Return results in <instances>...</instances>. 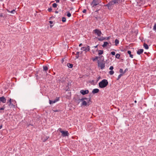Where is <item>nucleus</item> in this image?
Returning a JSON list of instances; mask_svg holds the SVG:
<instances>
[{
  "mask_svg": "<svg viewBox=\"0 0 156 156\" xmlns=\"http://www.w3.org/2000/svg\"><path fill=\"white\" fill-rule=\"evenodd\" d=\"M108 84L107 80L103 79L98 83L99 87L101 88H104L107 86Z\"/></svg>",
  "mask_w": 156,
  "mask_h": 156,
  "instance_id": "obj_1",
  "label": "nucleus"
},
{
  "mask_svg": "<svg viewBox=\"0 0 156 156\" xmlns=\"http://www.w3.org/2000/svg\"><path fill=\"white\" fill-rule=\"evenodd\" d=\"M91 97L90 95H89V98H88L87 100H86L87 101V102L85 101V100L83 101L81 104V106H89L92 102V101L91 100Z\"/></svg>",
  "mask_w": 156,
  "mask_h": 156,
  "instance_id": "obj_2",
  "label": "nucleus"
},
{
  "mask_svg": "<svg viewBox=\"0 0 156 156\" xmlns=\"http://www.w3.org/2000/svg\"><path fill=\"white\" fill-rule=\"evenodd\" d=\"M104 60V59H103L101 61H100L99 60H98V66L100 67L101 69H103L105 67V63L103 62Z\"/></svg>",
  "mask_w": 156,
  "mask_h": 156,
  "instance_id": "obj_3",
  "label": "nucleus"
},
{
  "mask_svg": "<svg viewBox=\"0 0 156 156\" xmlns=\"http://www.w3.org/2000/svg\"><path fill=\"white\" fill-rule=\"evenodd\" d=\"M7 101V103L9 104L8 105L9 106H13V107H15V105H14L16 103V101L15 100L10 98L9 100H8Z\"/></svg>",
  "mask_w": 156,
  "mask_h": 156,
  "instance_id": "obj_4",
  "label": "nucleus"
},
{
  "mask_svg": "<svg viewBox=\"0 0 156 156\" xmlns=\"http://www.w3.org/2000/svg\"><path fill=\"white\" fill-rule=\"evenodd\" d=\"M93 32L95 34H96L98 37H100L102 34V33L100 29H96L93 31Z\"/></svg>",
  "mask_w": 156,
  "mask_h": 156,
  "instance_id": "obj_5",
  "label": "nucleus"
},
{
  "mask_svg": "<svg viewBox=\"0 0 156 156\" xmlns=\"http://www.w3.org/2000/svg\"><path fill=\"white\" fill-rule=\"evenodd\" d=\"M61 133H62V136L63 137L68 136L69 135L68 132L67 131H61Z\"/></svg>",
  "mask_w": 156,
  "mask_h": 156,
  "instance_id": "obj_6",
  "label": "nucleus"
},
{
  "mask_svg": "<svg viewBox=\"0 0 156 156\" xmlns=\"http://www.w3.org/2000/svg\"><path fill=\"white\" fill-rule=\"evenodd\" d=\"M99 4L98 0H95L94 2H93V0L91 3V5H93V7H95V6H96Z\"/></svg>",
  "mask_w": 156,
  "mask_h": 156,
  "instance_id": "obj_7",
  "label": "nucleus"
},
{
  "mask_svg": "<svg viewBox=\"0 0 156 156\" xmlns=\"http://www.w3.org/2000/svg\"><path fill=\"white\" fill-rule=\"evenodd\" d=\"M87 46L83 47L81 48V50H83V51H85L86 52L89 51H90V46L88 45H87Z\"/></svg>",
  "mask_w": 156,
  "mask_h": 156,
  "instance_id": "obj_8",
  "label": "nucleus"
},
{
  "mask_svg": "<svg viewBox=\"0 0 156 156\" xmlns=\"http://www.w3.org/2000/svg\"><path fill=\"white\" fill-rule=\"evenodd\" d=\"M89 92V91L88 90H81L80 91V93L82 95H84L88 94Z\"/></svg>",
  "mask_w": 156,
  "mask_h": 156,
  "instance_id": "obj_9",
  "label": "nucleus"
},
{
  "mask_svg": "<svg viewBox=\"0 0 156 156\" xmlns=\"http://www.w3.org/2000/svg\"><path fill=\"white\" fill-rule=\"evenodd\" d=\"M6 99L4 96L0 97V104H1V102L3 103H5L6 102Z\"/></svg>",
  "mask_w": 156,
  "mask_h": 156,
  "instance_id": "obj_10",
  "label": "nucleus"
},
{
  "mask_svg": "<svg viewBox=\"0 0 156 156\" xmlns=\"http://www.w3.org/2000/svg\"><path fill=\"white\" fill-rule=\"evenodd\" d=\"M115 0H112L111 1H110L108 2V3L107 4L109 6H110V7H112L111 6L112 5H114L115 4Z\"/></svg>",
  "mask_w": 156,
  "mask_h": 156,
  "instance_id": "obj_11",
  "label": "nucleus"
},
{
  "mask_svg": "<svg viewBox=\"0 0 156 156\" xmlns=\"http://www.w3.org/2000/svg\"><path fill=\"white\" fill-rule=\"evenodd\" d=\"M74 99H75V100L76 101H82V102L84 100H87V99H88V98H86V97H84V98H82L81 99H80L79 98H74Z\"/></svg>",
  "mask_w": 156,
  "mask_h": 156,
  "instance_id": "obj_12",
  "label": "nucleus"
},
{
  "mask_svg": "<svg viewBox=\"0 0 156 156\" xmlns=\"http://www.w3.org/2000/svg\"><path fill=\"white\" fill-rule=\"evenodd\" d=\"M99 92V90L98 88H95L94 89L92 92L93 94H95L98 93Z\"/></svg>",
  "mask_w": 156,
  "mask_h": 156,
  "instance_id": "obj_13",
  "label": "nucleus"
},
{
  "mask_svg": "<svg viewBox=\"0 0 156 156\" xmlns=\"http://www.w3.org/2000/svg\"><path fill=\"white\" fill-rule=\"evenodd\" d=\"M144 51V50L143 49H139L137 51V54L138 55H140L142 54Z\"/></svg>",
  "mask_w": 156,
  "mask_h": 156,
  "instance_id": "obj_14",
  "label": "nucleus"
},
{
  "mask_svg": "<svg viewBox=\"0 0 156 156\" xmlns=\"http://www.w3.org/2000/svg\"><path fill=\"white\" fill-rule=\"evenodd\" d=\"M66 78L65 77H60L59 81L61 83H64L66 81Z\"/></svg>",
  "mask_w": 156,
  "mask_h": 156,
  "instance_id": "obj_15",
  "label": "nucleus"
},
{
  "mask_svg": "<svg viewBox=\"0 0 156 156\" xmlns=\"http://www.w3.org/2000/svg\"><path fill=\"white\" fill-rule=\"evenodd\" d=\"M109 43L108 42L105 41L104 42V44L102 45V47L103 48H105L108 45Z\"/></svg>",
  "mask_w": 156,
  "mask_h": 156,
  "instance_id": "obj_16",
  "label": "nucleus"
},
{
  "mask_svg": "<svg viewBox=\"0 0 156 156\" xmlns=\"http://www.w3.org/2000/svg\"><path fill=\"white\" fill-rule=\"evenodd\" d=\"M96 38H97L98 39V40L99 41H102L104 40H105V37H101L98 38L97 37H96Z\"/></svg>",
  "mask_w": 156,
  "mask_h": 156,
  "instance_id": "obj_17",
  "label": "nucleus"
},
{
  "mask_svg": "<svg viewBox=\"0 0 156 156\" xmlns=\"http://www.w3.org/2000/svg\"><path fill=\"white\" fill-rule=\"evenodd\" d=\"M143 46L144 48L146 49H148L149 48L148 45L145 43H144Z\"/></svg>",
  "mask_w": 156,
  "mask_h": 156,
  "instance_id": "obj_18",
  "label": "nucleus"
},
{
  "mask_svg": "<svg viewBox=\"0 0 156 156\" xmlns=\"http://www.w3.org/2000/svg\"><path fill=\"white\" fill-rule=\"evenodd\" d=\"M104 53V51L103 50H99L98 51V55H101L103 54Z\"/></svg>",
  "mask_w": 156,
  "mask_h": 156,
  "instance_id": "obj_19",
  "label": "nucleus"
},
{
  "mask_svg": "<svg viewBox=\"0 0 156 156\" xmlns=\"http://www.w3.org/2000/svg\"><path fill=\"white\" fill-rule=\"evenodd\" d=\"M71 92H69L67 93L66 95V98H70L71 97Z\"/></svg>",
  "mask_w": 156,
  "mask_h": 156,
  "instance_id": "obj_20",
  "label": "nucleus"
},
{
  "mask_svg": "<svg viewBox=\"0 0 156 156\" xmlns=\"http://www.w3.org/2000/svg\"><path fill=\"white\" fill-rule=\"evenodd\" d=\"M127 53L128 54H129V57L131 58H133V55L132 54H131V52L130 51H127Z\"/></svg>",
  "mask_w": 156,
  "mask_h": 156,
  "instance_id": "obj_21",
  "label": "nucleus"
},
{
  "mask_svg": "<svg viewBox=\"0 0 156 156\" xmlns=\"http://www.w3.org/2000/svg\"><path fill=\"white\" fill-rule=\"evenodd\" d=\"M43 71H48V68L47 66H43Z\"/></svg>",
  "mask_w": 156,
  "mask_h": 156,
  "instance_id": "obj_22",
  "label": "nucleus"
},
{
  "mask_svg": "<svg viewBox=\"0 0 156 156\" xmlns=\"http://www.w3.org/2000/svg\"><path fill=\"white\" fill-rule=\"evenodd\" d=\"M7 10L8 12H10L12 14H14V13L15 12H16L15 9H13L12 11H10L8 9H7Z\"/></svg>",
  "mask_w": 156,
  "mask_h": 156,
  "instance_id": "obj_23",
  "label": "nucleus"
},
{
  "mask_svg": "<svg viewBox=\"0 0 156 156\" xmlns=\"http://www.w3.org/2000/svg\"><path fill=\"white\" fill-rule=\"evenodd\" d=\"M67 66L69 68H71L73 67V64H71L70 63H68L67 64Z\"/></svg>",
  "mask_w": 156,
  "mask_h": 156,
  "instance_id": "obj_24",
  "label": "nucleus"
},
{
  "mask_svg": "<svg viewBox=\"0 0 156 156\" xmlns=\"http://www.w3.org/2000/svg\"><path fill=\"white\" fill-rule=\"evenodd\" d=\"M49 138V136H46L45 137L43 138L42 140L43 142H45Z\"/></svg>",
  "mask_w": 156,
  "mask_h": 156,
  "instance_id": "obj_25",
  "label": "nucleus"
},
{
  "mask_svg": "<svg viewBox=\"0 0 156 156\" xmlns=\"http://www.w3.org/2000/svg\"><path fill=\"white\" fill-rule=\"evenodd\" d=\"M115 45L116 46H117L118 45V44H119V41L117 39H115Z\"/></svg>",
  "mask_w": 156,
  "mask_h": 156,
  "instance_id": "obj_26",
  "label": "nucleus"
},
{
  "mask_svg": "<svg viewBox=\"0 0 156 156\" xmlns=\"http://www.w3.org/2000/svg\"><path fill=\"white\" fill-rule=\"evenodd\" d=\"M104 6L107 7L108 9H109V10H111V9H112L113 8V7H110V6H109L107 4L106 5H104Z\"/></svg>",
  "mask_w": 156,
  "mask_h": 156,
  "instance_id": "obj_27",
  "label": "nucleus"
},
{
  "mask_svg": "<svg viewBox=\"0 0 156 156\" xmlns=\"http://www.w3.org/2000/svg\"><path fill=\"white\" fill-rule=\"evenodd\" d=\"M55 103V102L54 100H49V103L50 105H51L52 104Z\"/></svg>",
  "mask_w": 156,
  "mask_h": 156,
  "instance_id": "obj_28",
  "label": "nucleus"
},
{
  "mask_svg": "<svg viewBox=\"0 0 156 156\" xmlns=\"http://www.w3.org/2000/svg\"><path fill=\"white\" fill-rule=\"evenodd\" d=\"M120 54H119L118 53L116 54L115 55V58L118 59H119L120 58Z\"/></svg>",
  "mask_w": 156,
  "mask_h": 156,
  "instance_id": "obj_29",
  "label": "nucleus"
},
{
  "mask_svg": "<svg viewBox=\"0 0 156 156\" xmlns=\"http://www.w3.org/2000/svg\"><path fill=\"white\" fill-rule=\"evenodd\" d=\"M98 58H99L98 56H95V58H92V60L94 62L97 60Z\"/></svg>",
  "mask_w": 156,
  "mask_h": 156,
  "instance_id": "obj_30",
  "label": "nucleus"
},
{
  "mask_svg": "<svg viewBox=\"0 0 156 156\" xmlns=\"http://www.w3.org/2000/svg\"><path fill=\"white\" fill-rule=\"evenodd\" d=\"M67 16L68 17H69L71 16V14L68 11V12H67Z\"/></svg>",
  "mask_w": 156,
  "mask_h": 156,
  "instance_id": "obj_31",
  "label": "nucleus"
},
{
  "mask_svg": "<svg viewBox=\"0 0 156 156\" xmlns=\"http://www.w3.org/2000/svg\"><path fill=\"white\" fill-rule=\"evenodd\" d=\"M66 21V17H62V21L63 22V23H64V22H65Z\"/></svg>",
  "mask_w": 156,
  "mask_h": 156,
  "instance_id": "obj_32",
  "label": "nucleus"
},
{
  "mask_svg": "<svg viewBox=\"0 0 156 156\" xmlns=\"http://www.w3.org/2000/svg\"><path fill=\"white\" fill-rule=\"evenodd\" d=\"M59 97H56L55 100H54L55 102L56 103L57 101H59Z\"/></svg>",
  "mask_w": 156,
  "mask_h": 156,
  "instance_id": "obj_33",
  "label": "nucleus"
},
{
  "mask_svg": "<svg viewBox=\"0 0 156 156\" xmlns=\"http://www.w3.org/2000/svg\"><path fill=\"white\" fill-rule=\"evenodd\" d=\"M123 74H120L118 76L117 78V80H119L120 77L123 75Z\"/></svg>",
  "mask_w": 156,
  "mask_h": 156,
  "instance_id": "obj_34",
  "label": "nucleus"
},
{
  "mask_svg": "<svg viewBox=\"0 0 156 156\" xmlns=\"http://www.w3.org/2000/svg\"><path fill=\"white\" fill-rule=\"evenodd\" d=\"M114 71L113 70H110L109 71V74L111 75H112L114 73Z\"/></svg>",
  "mask_w": 156,
  "mask_h": 156,
  "instance_id": "obj_35",
  "label": "nucleus"
},
{
  "mask_svg": "<svg viewBox=\"0 0 156 156\" xmlns=\"http://www.w3.org/2000/svg\"><path fill=\"white\" fill-rule=\"evenodd\" d=\"M53 111L54 112H60L61 110L59 109L58 110H56V109H53Z\"/></svg>",
  "mask_w": 156,
  "mask_h": 156,
  "instance_id": "obj_36",
  "label": "nucleus"
},
{
  "mask_svg": "<svg viewBox=\"0 0 156 156\" xmlns=\"http://www.w3.org/2000/svg\"><path fill=\"white\" fill-rule=\"evenodd\" d=\"M119 72L120 73H121V74H123H123H124V73H123V69H122L121 68L120 69Z\"/></svg>",
  "mask_w": 156,
  "mask_h": 156,
  "instance_id": "obj_37",
  "label": "nucleus"
},
{
  "mask_svg": "<svg viewBox=\"0 0 156 156\" xmlns=\"http://www.w3.org/2000/svg\"><path fill=\"white\" fill-rule=\"evenodd\" d=\"M52 6L54 8H56L57 6V4L55 3H54L52 4Z\"/></svg>",
  "mask_w": 156,
  "mask_h": 156,
  "instance_id": "obj_38",
  "label": "nucleus"
},
{
  "mask_svg": "<svg viewBox=\"0 0 156 156\" xmlns=\"http://www.w3.org/2000/svg\"><path fill=\"white\" fill-rule=\"evenodd\" d=\"M5 105H4L2 107L0 108V110H4L5 109Z\"/></svg>",
  "mask_w": 156,
  "mask_h": 156,
  "instance_id": "obj_39",
  "label": "nucleus"
},
{
  "mask_svg": "<svg viewBox=\"0 0 156 156\" xmlns=\"http://www.w3.org/2000/svg\"><path fill=\"white\" fill-rule=\"evenodd\" d=\"M52 9L51 7L50 8H48V10L49 12H51L52 11Z\"/></svg>",
  "mask_w": 156,
  "mask_h": 156,
  "instance_id": "obj_40",
  "label": "nucleus"
},
{
  "mask_svg": "<svg viewBox=\"0 0 156 156\" xmlns=\"http://www.w3.org/2000/svg\"><path fill=\"white\" fill-rule=\"evenodd\" d=\"M115 53L114 51H112L111 52V54L112 55H115Z\"/></svg>",
  "mask_w": 156,
  "mask_h": 156,
  "instance_id": "obj_41",
  "label": "nucleus"
},
{
  "mask_svg": "<svg viewBox=\"0 0 156 156\" xmlns=\"http://www.w3.org/2000/svg\"><path fill=\"white\" fill-rule=\"evenodd\" d=\"M153 30H156V24L155 23L154 27H153Z\"/></svg>",
  "mask_w": 156,
  "mask_h": 156,
  "instance_id": "obj_42",
  "label": "nucleus"
},
{
  "mask_svg": "<svg viewBox=\"0 0 156 156\" xmlns=\"http://www.w3.org/2000/svg\"><path fill=\"white\" fill-rule=\"evenodd\" d=\"M114 69V67L113 66H111L110 68H109V69L110 70H112Z\"/></svg>",
  "mask_w": 156,
  "mask_h": 156,
  "instance_id": "obj_43",
  "label": "nucleus"
},
{
  "mask_svg": "<svg viewBox=\"0 0 156 156\" xmlns=\"http://www.w3.org/2000/svg\"><path fill=\"white\" fill-rule=\"evenodd\" d=\"M27 127H29L30 125L32 126H34L33 124H28L27 123Z\"/></svg>",
  "mask_w": 156,
  "mask_h": 156,
  "instance_id": "obj_44",
  "label": "nucleus"
},
{
  "mask_svg": "<svg viewBox=\"0 0 156 156\" xmlns=\"http://www.w3.org/2000/svg\"><path fill=\"white\" fill-rule=\"evenodd\" d=\"M4 16H3L2 13H1L0 14V17H4Z\"/></svg>",
  "mask_w": 156,
  "mask_h": 156,
  "instance_id": "obj_45",
  "label": "nucleus"
},
{
  "mask_svg": "<svg viewBox=\"0 0 156 156\" xmlns=\"http://www.w3.org/2000/svg\"><path fill=\"white\" fill-rule=\"evenodd\" d=\"M128 68H126L125 70L123 71V73L124 74L127 71H128Z\"/></svg>",
  "mask_w": 156,
  "mask_h": 156,
  "instance_id": "obj_46",
  "label": "nucleus"
},
{
  "mask_svg": "<svg viewBox=\"0 0 156 156\" xmlns=\"http://www.w3.org/2000/svg\"><path fill=\"white\" fill-rule=\"evenodd\" d=\"M87 12V10L86 9H84L82 11L83 12V13H86Z\"/></svg>",
  "mask_w": 156,
  "mask_h": 156,
  "instance_id": "obj_47",
  "label": "nucleus"
},
{
  "mask_svg": "<svg viewBox=\"0 0 156 156\" xmlns=\"http://www.w3.org/2000/svg\"><path fill=\"white\" fill-rule=\"evenodd\" d=\"M58 130L60 132H61V131H63V130H62V129L61 128H59L58 129Z\"/></svg>",
  "mask_w": 156,
  "mask_h": 156,
  "instance_id": "obj_48",
  "label": "nucleus"
},
{
  "mask_svg": "<svg viewBox=\"0 0 156 156\" xmlns=\"http://www.w3.org/2000/svg\"><path fill=\"white\" fill-rule=\"evenodd\" d=\"M95 19H96V20H98V18H100V19H101V18L100 17H98V16H95Z\"/></svg>",
  "mask_w": 156,
  "mask_h": 156,
  "instance_id": "obj_49",
  "label": "nucleus"
},
{
  "mask_svg": "<svg viewBox=\"0 0 156 156\" xmlns=\"http://www.w3.org/2000/svg\"><path fill=\"white\" fill-rule=\"evenodd\" d=\"M105 40H108V39H109L110 38V37H105Z\"/></svg>",
  "mask_w": 156,
  "mask_h": 156,
  "instance_id": "obj_50",
  "label": "nucleus"
},
{
  "mask_svg": "<svg viewBox=\"0 0 156 156\" xmlns=\"http://www.w3.org/2000/svg\"><path fill=\"white\" fill-rule=\"evenodd\" d=\"M79 55H76V56L75 57L76 59L78 58H79Z\"/></svg>",
  "mask_w": 156,
  "mask_h": 156,
  "instance_id": "obj_51",
  "label": "nucleus"
},
{
  "mask_svg": "<svg viewBox=\"0 0 156 156\" xmlns=\"http://www.w3.org/2000/svg\"><path fill=\"white\" fill-rule=\"evenodd\" d=\"M2 124H0V129H1L2 127Z\"/></svg>",
  "mask_w": 156,
  "mask_h": 156,
  "instance_id": "obj_52",
  "label": "nucleus"
},
{
  "mask_svg": "<svg viewBox=\"0 0 156 156\" xmlns=\"http://www.w3.org/2000/svg\"><path fill=\"white\" fill-rule=\"evenodd\" d=\"M49 23L50 24H52L53 23V22L51 21H49Z\"/></svg>",
  "mask_w": 156,
  "mask_h": 156,
  "instance_id": "obj_53",
  "label": "nucleus"
},
{
  "mask_svg": "<svg viewBox=\"0 0 156 156\" xmlns=\"http://www.w3.org/2000/svg\"><path fill=\"white\" fill-rule=\"evenodd\" d=\"M60 0H55V1H56V2L57 3H58L59 2Z\"/></svg>",
  "mask_w": 156,
  "mask_h": 156,
  "instance_id": "obj_54",
  "label": "nucleus"
},
{
  "mask_svg": "<svg viewBox=\"0 0 156 156\" xmlns=\"http://www.w3.org/2000/svg\"><path fill=\"white\" fill-rule=\"evenodd\" d=\"M75 101V102L76 103H77L78 104H79L80 103V101Z\"/></svg>",
  "mask_w": 156,
  "mask_h": 156,
  "instance_id": "obj_55",
  "label": "nucleus"
},
{
  "mask_svg": "<svg viewBox=\"0 0 156 156\" xmlns=\"http://www.w3.org/2000/svg\"><path fill=\"white\" fill-rule=\"evenodd\" d=\"M55 17L54 16H52L49 19V20H50L51 19H52V18H54Z\"/></svg>",
  "mask_w": 156,
  "mask_h": 156,
  "instance_id": "obj_56",
  "label": "nucleus"
},
{
  "mask_svg": "<svg viewBox=\"0 0 156 156\" xmlns=\"http://www.w3.org/2000/svg\"><path fill=\"white\" fill-rule=\"evenodd\" d=\"M66 91H69L70 90V89L69 87H68L66 90Z\"/></svg>",
  "mask_w": 156,
  "mask_h": 156,
  "instance_id": "obj_57",
  "label": "nucleus"
},
{
  "mask_svg": "<svg viewBox=\"0 0 156 156\" xmlns=\"http://www.w3.org/2000/svg\"><path fill=\"white\" fill-rule=\"evenodd\" d=\"M121 50L122 51H126V50H125V49H122Z\"/></svg>",
  "mask_w": 156,
  "mask_h": 156,
  "instance_id": "obj_58",
  "label": "nucleus"
},
{
  "mask_svg": "<svg viewBox=\"0 0 156 156\" xmlns=\"http://www.w3.org/2000/svg\"><path fill=\"white\" fill-rule=\"evenodd\" d=\"M80 53L78 51L76 52V55H79V54H80Z\"/></svg>",
  "mask_w": 156,
  "mask_h": 156,
  "instance_id": "obj_59",
  "label": "nucleus"
},
{
  "mask_svg": "<svg viewBox=\"0 0 156 156\" xmlns=\"http://www.w3.org/2000/svg\"><path fill=\"white\" fill-rule=\"evenodd\" d=\"M83 45V44L82 43H80L79 44V47H81V46H82Z\"/></svg>",
  "mask_w": 156,
  "mask_h": 156,
  "instance_id": "obj_60",
  "label": "nucleus"
},
{
  "mask_svg": "<svg viewBox=\"0 0 156 156\" xmlns=\"http://www.w3.org/2000/svg\"><path fill=\"white\" fill-rule=\"evenodd\" d=\"M94 82V80H92L89 83H90L91 84H92V83H93Z\"/></svg>",
  "mask_w": 156,
  "mask_h": 156,
  "instance_id": "obj_61",
  "label": "nucleus"
},
{
  "mask_svg": "<svg viewBox=\"0 0 156 156\" xmlns=\"http://www.w3.org/2000/svg\"><path fill=\"white\" fill-rule=\"evenodd\" d=\"M99 10H100V9H97V10H96V11H95V12H98V11H99Z\"/></svg>",
  "mask_w": 156,
  "mask_h": 156,
  "instance_id": "obj_62",
  "label": "nucleus"
},
{
  "mask_svg": "<svg viewBox=\"0 0 156 156\" xmlns=\"http://www.w3.org/2000/svg\"><path fill=\"white\" fill-rule=\"evenodd\" d=\"M55 13H58V11H55Z\"/></svg>",
  "mask_w": 156,
  "mask_h": 156,
  "instance_id": "obj_63",
  "label": "nucleus"
},
{
  "mask_svg": "<svg viewBox=\"0 0 156 156\" xmlns=\"http://www.w3.org/2000/svg\"><path fill=\"white\" fill-rule=\"evenodd\" d=\"M154 106L156 107V101L154 103Z\"/></svg>",
  "mask_w": 156,
  "mask_h": 156,
  "instance_id": "obj_64",
  "label": "nucleus"
}]
</instances>
